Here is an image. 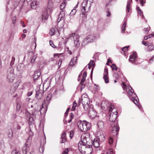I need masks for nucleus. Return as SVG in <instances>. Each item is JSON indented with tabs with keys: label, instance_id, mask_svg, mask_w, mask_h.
Masks as SVG:
<instances>
[{
	"label": "nucleus",
	"instance_id": "nucleus-1",
	"mask_svg": "<svg viewBox=\"0 0 154 154\" xmlns=\"http://www.w3.org/2000/svg\"><path fill=\"white\" fill-rule=\"evenodd\" d=\"M110 112L111 113L109 116V119L111 122L110 125L112 128V129L109 138L108 139V142L109 144L111 145L113 142V137L117 136L119 131V127L117 121L116 120L117 117V111Z\"/></svg>",
	"mask_w": 154,
	"mask_h": 154
},
{
	"label": "nucleus",
	"instance_id": "nucleus-2",
	"mask_svg": "<svg viewBox=\"0 0 154 154\" xmlns=\"http://www.w3.org/2000/svg\"><path fill=\"white\" fill-rule=\"evenodd\" d=\"M53 7L52 4L48 2L47 8H45L43 10L42 17L41 18L42 20H43L44 19L45 20L48 19L50 12L52 11Z\"/></svg>",
	"mask_w": 154,
	"mask_h": 154
},
{
	"label": "nucleus",
	"instance_id": "nucleus-3",
	"mask_svg": "<svg viewBox=\"0 0 154 154\" xmlns=\"http://www.w3.org/2000/svg\"><path fill=\"white\" fill-rule=\"evenodd\" d=\"M78 128L82 131L86 132L90 129L91 127V123L83 121L78 123Z\"/></svg>",
	"mask_w": 154,
	"mask_h": 154
},
{
	"label": "nucleus",
	"instance_id": "nucleus-4",
	"mask_svg": "<svg viewBox=\"0 0 154 154\" xmlns=\"http://www.w3.org/2000/svg\"><path fill=\"white\" fill-rule=\"evenodd\" d=\"M95 39V36L93 34L90 35L84 39L82 42V45L84 46L89 43L93 42Z\"/></svg>",
	"mask_w": 154,
	"mask_h": 154
},
{
	"label": "nucleus",
	"instance_id": "nucleus-5",
	"mask_svg": "<svg viewBox=\"0 0 154 154\" xmlns=\"http://www.w3.org/2000/svg\"><path fill=\"white\" fill-rule=\"evenodd\" d=\"M14 69L10 68L8 69L7 73V78L8 81L10 82H12L14 81L15 77L14 72Z\"/></svg>",
	"mask_w": 154,
	"mask_h": 154
},
{
	"label": "nucleus",
	"instance_id": "nucleus-6",
	"mask_svg": "<svg viewBox=\"0 0 154 154\" xmlns=\"http://www.w3.org/2000/svg\"><path fill=\"white\" fill-rule=\"evenodd\" d=\"M71 37H72L74 40V46L77 47H79L80 45L79 41L80 37L79 35H76L75 33H72L68 36L69 38Z\"/></svg>",
	"mask_w": 154,
	"mask_h": 154
},
{
	"label": "nucleus",
	"instance_id": "nucleus-7",
	"mask_svg": "<svg viewBox=\"0 0 154 154\" xmlns=\"http://www.w3.org/2000/svg\"><path fill=\"white\" fill-rule=\"evenodd\" d=\"M36 94L35 98L38 100L39 102H41L42 99L43 92L41 90L37 88L36 90Z\"/></svg>",
	"mask_w": 154,
	"mask_h": 154
},
{
	"label": "nucleus",
	"instance_id": "nucleus-8",
	"mask_svg": "<svg viewBox=\"0 0 154 154\" xmlns=\"http://www.w3.org/2000/svg\"><path fill=\"white\" fill-rule=\"evenodd\" d=\"M91 145H88L87 147L84 148H79V149L81 151V152L83 154H91Z\"/></svg>",
	"mask_w": 154,
	"mask_h": 154
},
{
	"label": "nucleus",
	"instance_id": "nucleus-9",
	"mask_svg": "<svg viewBox=\"0 0 154 154\" xmlns=\"http://www.w3.org/2000/svg\"><path fill=\"white\" fill-rule=\"evenodd\" d=\"M25 66L23 64L21 63L19 64L17 67V74H19L20 76L23 73L25 69Z\"/></svg>",
	"mask_w": 154,
	"mask_h": 154
},
{
	"label": "nucleus",
	"instance_id": "nucleus-10",
	"mask_svg": "<svg viewBox=\"0 0 154 154\" xmlns=\"http://www.w3.org/2000/svg\"><path fill=\"white\" fill-rule=\"evenodd\" d=\"M87 139L86 138H84L82 141L79 142L78 144L79 148H84L87 147Z\"/></svg>",
	"mask_w": 154,
	"mask_h": 154
},
{
	"label": "nucleus",
	"instance_id": "nucleus-11",
	"mask_svg": "<svg viewBox=\"0 0 154 154\" xmlns=\"http://www.w3.org/2000/svg\"><path fill=\"white\" fill-rule=\"evenodd\" d=\"M88 113L89 116L91 118H94L96 116V112L91 106H90L89 109L88 110Z\"/></svg>",
	"mask_w": 154,
	"mask_h": 154
},
{
	"label": "nucleus",
	"instance_id": "nucleus-12",
	"mask_svg": "<svg viewBox=\"0 0 154 154\" xmlns=\"http://www.w3.org/2000/svg\"><path fill=\"white\" fill-rule=\"evenodd\" d=\"M137 57V54L136 52H134L133 54L131 55L129 57V61L132 63H134Z\"/></svg>",
	"mask_w": 154,
	"mask_h": 154
},
{
	"label": "nucleus",
	"instance_id": "nucleus-13",
	"mask_svg": "<svg viewBox=\"0 0 154 154\" xmlns=\"http://www.w3.org/2000/svg\"><path fill=\"white\" fill-rule=\"evenodd\" d=\"M110 103L108 101H103L101 103V106L102 109L104 110H106L109 106Z\"/></svg>",
	"mask_w": 154,
	"mask_h": 154
},
{
	"label": "nucleus",
	"instance_id": "nucleus-14",
	"mask_svg": "<svg viewBox=\"0 0 154 154\" xmlns=\"http://www.w3.org/2000/svg\"><path fill=\"white\" fill-rule=\"evenodd\" d=\"M108 72L107 69L105 68L104 70V75L103 78L106 83H107L109 82Z\"/></svg>",
	"mask_w": 154,
	"mask_h": 154
},
{
	"label": "nucleus",
	"instance_id": "nucleus-15",
	"mask_svg": "<svg viewBox=\"0 0 154 154\" xmlns=\"http://www.w3.org/2000/svg\"><path fill=\"white\" fill-rule=\"evenodd\" d=\"M134 96V97H132L131 98V99L133 101L134 103L136 105L138 106L139 109L140 110H141V109H142V107H141V105H140L139 103H138L139 101L138 98H137V96L136 97V96H135V95Z\"/></svg>",
	"mask_w": 154,
	"mask_h": 154
},
{
	"label": "nucleus",
	"instance_id": "nucleus-16",
	"mask_svg": "<svg viewBox=\"0 0 154 154\" xmlns=\"http://www.w3.org/2000/svg\"><path fill=\"white\" fill-rule=\"evenodd\" d=\"M98 139L100 142L102 141L105 140L104 134L103 132H100L97 134V137L96 138Z\"/></svg>",
	"mask_w": 154,
	"mask_h": 154
},
{
	"label": "nucleus",
	"instance_id": "nucleus-17",
	"mask_svg": "<svg viewBox=\"0 0 154 154\" xmlns=\"http://www.w3.org/2000/svg\"><path fill=\"white\" fill-rule=\"evenodd\" d=\"M100 141L98 139L94 138L93 141H92V145L95 148H98L100 146Z\"/></svg>",
	"mask_w": 154,
	"mask_h": 154
},
{
	"label": "nucleus",
	"instance_id": "nucleus-18",
	"mask_svg": "<svg viewBox=\"0 0 154 154\" xmlns=\"http://www.w3.org/2000/svg\"><path fill=\"white\" fill-rule=\"evenodd\" d=\"M39 112L38 110L35 109L34 110H32L30 113V114L31 116L35 118L36 116L39 115Z\"/></svg>",
	"mask_w": 154,
	"mask_h": 154
},
{
	"label": "nucleus",
	"instance_id": "nucleus-19",
	"mask_svg": "<svg viewBox=\"0 0 154 154\" xmlns=\"http://www.w3.org/2000/svg\"><path fill=\"white\" fill-rule=\"evenodd\" d=\"M61 141H60V143H64L66 141V134L65 132H63L61 137Z\"/></svg>",
	"mask_w": 154,
	"mask_h": 154
},
{
	"label": "nucleus",
	"instance_id": "nucleus-20",
	"mask_svg": "<svg viewBox=\"0 0 154 154\" xmlns=\"http://www.w3.org/2000/svg\"><path fill=\"white\" fill-rule=\"evenodd\" d=\"M137 10V12L138 16H140V17L143 18L144 17L143 15V12L141 9H140L139 7H137L136 8Z\"/></svg>",
	"mask_w": 154,
	"mask_h": 154
},
{
	"label": "nucleus",
	"instance_id": "nucleus-21",
	"mask_svg": "<svg viewBox=\"0 0 154 154\" xmlns=\"http://www.w3.org/2000/svg\"><path fill=\"white\" fill-rule=\"evenodd\" d=\"M47 109L46 107L45 108L43 107V105H42V107H41L40 106V109L38 110L39 112H40V114L41 115L45 114L47 111Z\"/></svg>",
	"mask_w": 154,
	"mask_h": 154
},
{
	"label": "nucleus",
	"instance_id": "nucleus-22",
	"mask_svg": "<svg viewBox=\"0 0 154 154\" xmlns=\"http://www.w3.org/2000/svg\"><path fill=\"white\" fill-rule=\"evenodd\" d=\"M38 3L36 1H33L30 4L31 7L32 9H35L38 6Z\"/></svg>",
	"mask_w": 154,
	"mask_h": 154
},
{
	"label": "nucleus",
	"instance_id": "nucleus-23",
	"mask_svg": "<svg viewBox=\"0 0 154 154\" xmlns=\"http://www.w3.org/2000/svg\"><path fill=\"white\" fill-rule=\"evenodd\" d=\"M89 99L88 97H85L82 96L81 98V102L82 104H84L88 103Z\"/></svg>",
	"mask_w": 154,
	"mask_h": 154
},
{
	"label": "nucleus",
	"instance_id": "nucleus-24",
	"mask_svg": "<svg viewBox=\"0 0 154 154\" xmlns=\"http://www.w3.org/2000/svg\"><path fill=\"white\" fill-rule=\"evenodd\" d=\"M8 137L9 138H11L13 137V132L11 128L8 129L7 132Z\"/></svg>",
	"mask_w": 154,
	"mask_h": 154
},
{
	"label": "nucleus",
	"instance_id": "nucleus-25",
	"mask_svg": "<svg viewBox=\"0 0 154 154\" xmlns=\"http://www.w3.org/2000/svg\"><path fill=\"white\" fill-rule=\"evenodd\" d=\"M97 125L98 128L100 129H101L103 128L104 127V123L102 121H99L97 124Z\"/></svg>",
	"mask_w": 154,
	"mask_h": 154
},
{
	"label": "nucleus",
	"instance_id": "nucleus-26",
	"mask_svg": "<svg viewBox=\"0 0 154 154\" xmlns=\"http://www.w3.org/2000/svg\"><path fill=\"white\" fill-rule=\"evenodd\" d=\"M77 60V57H75L73 58L71 60L70 62L69 63V66H73L76 63V60Z\"/></svg>",
	"mask_w": 154,
	"mask_h": 154
},
{
	"label": "nucleus",
	"instance_id": "nucleus-27",
	"mask_svg": "<svg viewBox=\"0 0 154 154\" xmlns=\"http://www.w3.org/2000/svg\"><path fill=\"white\" fill-rule=\"evenodd\" d=\"M41 75V73L39 71H35L34 73L33 78L34 79H36L39 77Z\"/></svg>",
	"mask_w": 154,
	"mask_h": 154
},
{
	"label": "nucleus",
	"instance_id": "nucleus-28",
	"mask_svg": "<svg viewBox=\"0 0 154 154\" xmlns=\"http://www.w3.org/2000/svg\"><path fill=\"white\" fill-rule=\"evenodd\" d=\"M65 16L64 11H61L60 13V14L58 16L59 18H60L63 20L64 19Z\"/></svg>",
	"mask_w": 154,
	"mask_h": 154
},
{
	"label": "nucleus",
	"instance_id": "nucleus-29",
	"mask_svg": "<svg viewBox=\"0 0 154 154\" xmlns=\"http://www.w3.org/2000/svg\"><path fill=\"white\" fill-rule=\"evenodd\" d=\"M130 88H131V89L132 90H131L130 89H129V90H128V95L129 96L132 95L133 97H135V96H136V97H137V95L135 93L133 94L132 92H134V91L131 87H130Z\"/></svg>",
	"mask_w": 154,
	"mask_h": 154
},
{
	"label": "nucleus",
	"instance_id": "nucleus-30",
	"mask_svg": "<svg viewBox=\"0 0 154 154\" xmlns=\"http://www.w3.org/2000/svg\"><path fill=\"white\" fill-rule=\"evenodd\" d=\"M27 147H28L27 145H26L25 144L22 149V152L23 154H26L27 152Z\"/></svg>",
	"mask_w": 154,
	"mask_h": 154
},
{
	"label": "nucleus",
	"instance_id": "nucleus-31",
	"mask_svg": "<svg viewBox=\"0 0 154 154\" xmlns=\"http://www.w3.org/2000/svg\"><path fill=\"white\" fill-rule=\"evenodd\" d=\"M31 139V137H30L27 138V141L25 144L26 145H27L28 147H29L30 145Z\"/></svg>",
	"mask_w": 154,
	"mask_h": 154
},
{
	"label": "nucleus",
	"instance_id": "nucleus-32",
	"mask_svg": "<svg viewBox=\"0 0 154 154\" xmlns=\"http://www.w3.org/2000/svg\"><path fill=\"white\" fill-rule=\"evenodd\" d=\"M37 54H33L32 56L30 58L31 62L32 63H33L35 61V59L37 57Z\"/></svg>",
	"mask_w": 154,
	"mask_h": 154
},
{
	"label": "nucleus",
	"instance_id": "nucleus-33",
	"mask_svg": "<svg viewBox=\"0 0 154 154\" xmlns=\"http://www.w3.org/2000/svg\"><path fill=\"white\" fill-rule=\"evenodd\" d=\"M29 125L33 124H34V119L32 116H30L29 118Z\"/></svg>",
	"mask_w": 154,
	"mask_h": 154
},
{
	"label": "nucleus",
	"instance_id": "nucleus-34",
	"mask_svg": "<svg viewBox=\"0 0 154 154\" xmlns=\"http://www.w3.org/2000/svg\"><path fill=\"white\" fill-rule=\"evenodd\" d=\"M148 51H151L154 50V45H149L147 48Z\"/></svg>",
	"mask_w": 154,
	"mask_h": 154
},
{
	"label": "nucleus",
	"instance_id": "nucleus-35",
	"mask_svg": "<svg viewBox=\"0 0 154 154\" xmlns=\"http://www.w3.org/2000/svg\"><path fill=\"white\" fill-rule=\"evenodd\" d=\"M126 27V21H125L124 22L123 24L122 25V32L124 33V31L125 30V29Z\"/></svg>",
	"mask_w": 154,
	"mask_h": 154
},
{
	"label": "nucleus",
	"instance_id": "nucleus-36",
	"mask_svg": "<svg viewBox=\"0 0 154 154\" xmlns=\"http://www.w3.org/2000/svg\"><path fill=\"white\" fill-rule=\"evenodd\" d=\"M130 2L129 1H128L127 5L126 12H129L130 11Z\"/></svg>",
	"mask_w": 154,
	"mask_h": 154
},
{
	"label": "nucleus",
	"instance_id": "nucleus-37",
	"mask_svg": "<svg viewBox=\"0 0 154 154\" xmlns=\"http://www.w3.org/2000/svg\"><path fill=\"white\" fill-rule=\"evenodd\" d=\"M55 30L54 28H51L49 32V34L51 36H52L54 35L55 33Z\"/></svg>",
	"mask_w": 154,
	"mask_h": 154
},
{
	"label": "nucleus",
	"instance_id": "nucleus-38",
	"mask_svg": "<svg viewBox=\"0 0 154 154\" xmlns=\"http://www.w3.org/2000/svg\"><path fill=\"white\" fill-rule=\"evenodd\" d=\"M76 13V10L75 9H73L72 10V11L70 12V19H71L72 18H71V17L72 16H73L74 15L75 13Z\"/></svg>",
	"mask_w": 154,
	"mask_h": 154
},
{
	"label": "nucleus",
	"instance_id": "nucleus-39",
	"mask_svg": "<svg viewBox=\"0 0 154 154\" xmlns=\"http://www.w3.org/2000/svg\"><path fill=\"white\" fill-rule=\"evenodd\" d=\"M111 67L112 69V70L113 71L114 70L116 71L117 69V66H116V64H113L111 66Z\"/></svg>",
	"mask_w": 154,
	"mask_h": 154
},
{
	"label": "nucleus",
	"instance_id": "nucleus-40",
	"mask_svg": "<svg viewBox=\"0 0 154 154\" xmlns=\"http://www.w3.org/2000/svg\"><path fill=\"white\" fill-rule=\"evenodd\" d=\"M82 105L84 107V109L85 110H87L88 109H89L88 103L83 104Z\"/></svg>",
	"mask_w": 154,
	"mask_h": 154
},
{
	"label": "nucleus",
	"instance_id": "nucleus-41",
	"mask_svg": "<svg viewBox=\"0 0 154 154\" xmlns=\"http://www.w3.org/2000/svg\"><path fill=\"white\" fill-rule=\"evenodd\" d=\"M66 5V3L63 2L62 3L60 6V9L61 10H63L65 8ZM63 11V10H62Z\"/></svg>",
	"mask_w": 154,
	"mask_h": 154
},
{
	"label": "nucleus",
	"instance_id": "nucleus-42",
	"mask_svg": "<svg viewBox=\"0 0 154 154\" xmlns=\"http://www.w3.org/2000/svg\"><path fill=\"white\" fill-rule=\"evenodd\" d=\"M110 108L109 109V113L110 112H112V109L114 108V106L111 103H110Z\"/></svg>",
	"mask_w": 154,
	"mask_h": 154
},
{
	"label": "nucleus",
	"instance_id": "nucleus-43",
	"mask_svg": "<svg viewBox=\"0 0 154 154\" xmlns=\"http://www.w3.org/2000/svg\"><path fill=\"white\" fill-rule=\"evenodd\" d=\"M15 61V58L14 57H12V59L10 63V65L12 66L14 64Z\"/></svg>",
	"mask_w": 154,
	"mask_h": 154
},
{
	"label": "nucleus",
	"instance_id": "nucleus-44",
	"mask_svg": "<svg viewBox=\"0 0 154 154\" xmlns=\"http://www.w3.org/2000/svg\"><path fill=\"white\" fill-rule=\"evenodd\" d=\"M44 148L43 146H40L39 148V152L40 153H42L44 152Z\"/></svg>",
	"mask_w": 154,
	"mask_h": 154
},
{
	"label": "nucleus",
	"instance_id": "nucleus-45",
	"mask_svg": "<svg viewBox=\"0 0 154 154\" xmlns=\"http://www.w3.org/2000/svg\"><path fill=\"white\" fill-rule=\"evenodd\" d=\"M129 46H125L122 48V50L124 52H126L128 51V48L129 47Z\"/></svg>",
	"mask_w": 154,
	"mask_h": 154
},
{
	"label": "nucleus",
	"instance_id": "nucleus-46",
	"mask_svg": "<svg viewBox=\"0 0 154 154\" xmlns=\"http://www.w3.org/2000/svg\"><path fill=\"white\" fill-rule=\"evenodd\" d=\"M76 106H77V104L75 102H74L73 103V106H72V110L74 111L75 109V107H76Z\"/></svg>",
	"mask_w": 154,
	"mask_h": 154
},
{
	"label": "nucleus",
	"instance_id": "nucleus-47",
	"mask_svg": "<svg viewBox=\"0 0 154 154\" xmlns=\"http://www.w3.org/2000/svg\"><path fill=\"white\" fill-rule=\"evenodd\" d=\"M69 133L70 134L69 137L71 139H72L74 134V131H70Z\"/></svg>",
	"mask_w": 154,
	"mask_h": 154
},
{
	"label": "nucleus",
	"instance_id": "nucleus-48",
	"mask_svg": "<svg viewBox=\"0 0 154 154\" xmlns=\"http://www.w3.org/2000/svg\"><path fill=\"white\" fill-rule=\"evenodd\" d=\"M94 60H91L90 61L89 63H88V66L91 65V66H93L94 65L95 63H94Z\"/></svg>",
	"mask_w": 154,
	"mask_h": 154
},
{
	"label": "nucleus",
	"instance_id": "nucleus-49",
	"mask_svg": "<svg viewBox=\"0 0 154 154\" xmlns=\"http://www.w3.org/2000/svg\"><path fill=\"white\" fill-rule=\"evenodd\" d=\"M51 94H49L46 97V100H50L51 97Z\"/></svg>",
	"mask_w": 154,
	"mask_h": 154
},
{
	"label": "nucleus",
	"instance_id": "nucleus-50",
	"mask_svg": "<svg viewBox=\"0 0 154 154\" xmlns=\"http://www.w3.org/2000/svg\"><path fill=\"white\" fill-rule=\"evenodd\" d=\"M69 150L68 148L66 149L63 152L62 154H68Z\"/></svg>",
	"mask_w": 154,
	"mask_h": 154
},
{
	"label": "nucleus",
	"instance_id": "nucleus-51",
	"mask_svg": "<svg viewBox=\"0 0 154 154\" xmlns=\"http://www.w3.org/2000/svg\"><path fill=\"white\" fill-rule=\"evenodd\" d=\"M99 54L98 53L95 54L93 56V58L95 59L96 58L98 57Z\"/></svg>",
	"mask_w": 154,
	"mask_h": 154
},
{
	"label": "nucleus",
	"instance_id": "nucleus-52",
	"mask_svg": "<svg viewBox=\"0 0 154 154\" xmlns=\"http://www.w3.org/2000/svg\"><path fill=\"white\" fill-rule=\"evenodd\" d=\"M50 45L53 48H55L56 47L54 44L53 42L51 41H50Z\"/></svg>",
	"mask_w": 154,
	"mask_h": 154
},
{
	"label": "nucleus",
	"instance_id": "nucleus-53",
	"mask_svg": "<svg viewBox=\"0 0 154 154\" xmlns=\"http://www.w3.org/2000/svg\"><path fill=\"white\" fill-rule=\"evenodd\" d=\"M16 17H14L13 20V23H12L14 24L13 26H15V24L16 23Z\"/></svg>",
	"mask_w": 154,
	"mask_h": 154
},
{
	"label": "nucleus",
	"instance_id": "nucleus-54",
	"mask_svg": "<svg viewBox=\"0 0 154 154\" xmlns=\"http://www.w3.org/2000/svg\"><path fill=\"white\" fill-rule=\"evenodd\" d=\"M137 1L138 0H136ZM140 2V4L142 6L143 5V4L145 3V2H144L143 0H138Z\"/></svg>",
	"mask_w": 154,
	"mask_h": 154
},
{
	"label": "nucleus",
	"instance_id": "nucleus-55",
	"mask_svg": "<svg viewBox=\"0 0 154 154\" xmlns=\"http://www.w3.org/2000/svg\"><path fill=\"white\" fill-rule=\"evenodd\" d=\"M85 78H84L82 77V78L81 79V82H80V84H83V83H84L85 80Z\"/></svg>",
	"mask_w": 154,
	"mask_h": 154
},
{
	"label": "nucleus",
	"instance_id": "nucleus-56",
	"mask_svg": "<svg viewBox=\"0 0 154 154\" xmlns=\"http://www.w3.org/2000/svg\"><path fill=\"white\" fill-rule=\"evenodd\" d=\"M74 114L72 113H71L69 115V118L72 119L74 117Z\"/></svg>",
	"mask_w": 154,
	"mask_h": 154
},
{
	"label": "nucleus",
	"instance_id": "nucleus-57",
	"mask_svg": "<svg viewBox=\"0 0 154 154\" xmlns=\"http://www.w3.org/2000/svg\"><path fill=\"white\" fill-rule=\"evenodd\" d=\"M81 85V88H80V90L81 91L82 90V89L85 88V85H84L83 84H82Z\"/></svg>",
	"mask_w": 154,
	"mask_h": 154
},
{
	"label": "nucleus",
	"instance_id": "nucleus-58",
	"mask_svg": "<svg viewBox=\"0 0 154 154\" xmlns=\"http://www.w3.org/2000/svg\"><path fill=\"white\" fill-rule=\"evenodd\" d=\"M32 94V91L28 92L27 93V96H31Z\"/></svg>",
	"mask_w": 154,
	"mask_h": 154
},
{
	"label": "nucleus",
	"instance_id": "nucleus-59",
	"mask_svg": "<svg viewBox=\"0 0 154 154\" xmlns=\"http://www.w3.org/2000/svg\"><path fill=\"white\" fill-rule=\"evenodd\" d=\"M69 48H67V51L69 54H71L72 53V52L70 50H69Z\"/></svg>",
	"mask_w": 154,
	"mask_h": 154
},
{
	"label": "nucleus",
	"instance_id": "nucleus-60",
	"mask_svg": "<svg viewBox=\"0 0 154 154\" xmlns=\"http://www.w3.org/2000/svg\"><path fill=\"white\" fill-rule=\"evenodd\" d=\"M149 28H145L144 29V31L146 33H147L149 31Z\"/></svg>",
	"mask_w": 154,
	"mask_h": 154
},
{
	"label": "nucleus",
	"instance_id": "nucleus-61",
	"mask_svg": "<svg viewBox=\"0 0 154 154\" xmlns=\"http://www.w3.org/2000/svg\"><path fill=\"white\" fill-rule=\"evenodd\" d=\"M86 76H87V73L86 72H85L83 74L82 77L84 78H86Z\"/></svg>",
	"mask_w": 154,
	"mask_h": 154
},
{
	"label": "nucleus",
	"instance_id": "nucleus-62",
	"mask_svg": "<svg viewBox=\"0 0 154 154\" xmlns=\"http://www.w3.org/2000/svg\"><path fill=\"white\" fill-rule=\"evenodd\" d=\"M154 55L153 56V57H151L150 60H149V63H152V61H154Z\"/></svg>",
	"mask_w": 154,
	"mask_h": 154
},
{
	"label": "nucleus",
	"instance_id": "nucleus-63",
	"mask_svg": "<svg viewBox=\"0 0 154 154\" xmlns=\"http://www.w3.org/2000/svg\"><path fill=\"white\" fill-rule=\"evenodd\" d=\"M106 16L108 17L109 16L111 15V14L109 11H106Z\"/></svg>",
	"mask_w": 154,
	"mask_h": 154
},
{
	"label": "nucleus",
	"instance_id": "nucleus-64",
	"mask_svg": "<svg viewBox=\"0 0 154 154\" xmlns=\"http://www.w3.org/2000/svg\"><path fill=\"white\" fill-rule=\"evenodd\" d=\"M18 152L16 151V150H13L11 152V154H17Z\"/></svg>",
	"mask_w": 154,
	"mask_h": 154
}]
</instances>
